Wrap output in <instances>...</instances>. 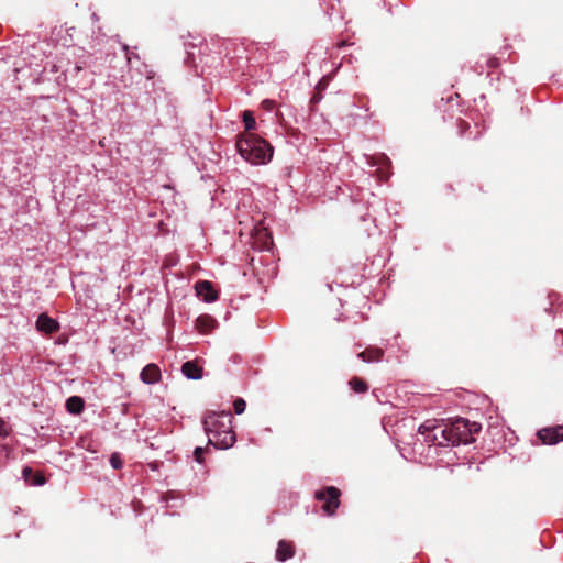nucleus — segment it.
Instances as JSON below:
<instances>
[{"label":"nucleus","mask_w":563,"mask_h":563,"mask_svg":"<svg viewBox=\"0 0 563 563\" xmlns=\"http://www.w3.org/2000/svg\"><path fill=\"white\" fill-rule=\"evenodd\" d=\"M232 415L230 411L207 412L203 418V429L209 435V443L218 449H229L235 442L232 430Z\"/></svg>","instance_id":"obj_1"},{"label":"nucleus","mask_w":563,"mask_h":563,"mask_svg":"<svg viewBox=\"0 0 563 563\" xmlns=\"http://www.w3.org/2000/svg\"><path fill=\"white\" fill-rule=\"evenodd\" d=\"M236 150L241 157L252 165L267 164L273 157V147L262 137L254 134L240 136Z\"/></svg>","instance_id":"obj_2"},{"label":"nucleus","mask_w":563,"mask_h":563,"mask_svg":"<svg viewBox=\"0 0 563 563\" xmlns=\"http://www.w3.org/2000/svg\"><path fill=\"white\" fill-rule=\"evenodd\" d=\"M481 429L482 426L479 423L457 417L450 426L441 429L442 441H439L438 445H446L448 443H452L453 445L470 444L475 441L474 435L477 434Z\"/></svg>","instance_id":"obj_3"},{"label":"nucleus","mask_w":563,"mask_h":563,"mask_svg":"<svg viewBox=\"0 0 563 563\" xmlns=\"http://www.w3.org/2000/svg\"><path fill=\"white\" fill-rule=\"evenodd\" d=\"M341 492L334 486H328L314 493V498L322 501V510L333 516L340 506Z\"/></svg>","instance_id":"obj_4"},{"label":"nucleus","mask_w":563,"mask_h":563,"mask_svg":"<svg viewBox=\"0 0 563 563\" xmlns=\"http://www.w3.org/2000/svg\"><path fill=\"white\" fill-rule=\"evenodd\" d=\"M538 438L543 444L554 445L563 441V426L543 428L538 431Z\"/></svg>","instance_id":"obj_5"},{"label":"nucleus","mask_w":563,"mask_h":563,"mask_svg":"<svg viewBox=\"0 0 563 563\" xmlns=\"http://www.w3.org/2000/svg\"><path fill=\"white\" fill-rule=\"evenodd\" d=\"M36 329L46 334H52L58 331L59 324L46 313H41L36 320Z\"/></svg>","instance_id":"obj_6"},{"label":"nucleus","mask_w":563,"mask_h":563,"mask_svg":"<svg viewBox=\"0 0 563 563\" xmlns=\"http://www.w3.org/2000/svg\"><path fill=\"white\" fill-rule=\"evenodd\" d=\"M195 288L197 295L202 297L206 302H213L218 298L217 291L213 289L212 284L208 280L198 282Z\"/></svg>","instance_id":"obj_7"},{"label":"nucleus","mask_w":563,"mask_h":563,"mask_svg":"<svg viewBox=\"0 0 563 563\" xmlns=\"http://www.w3.org/2000/svg\"><path fill=\"white\" fill-rule=\"evenodd\" d=\"M141 379L145 384H155L161 380V369L156 364H147L141 372Z\"/></svg>","instance_id":"obj_8"},{"label":"nucleus","mask_w":563,"mask_h":563,"mask_svg":"<svg viewBox=\"0 0 563 563\" xmlns=\"http://www.w3.org/2000/svg\"><path fill=\"white\" fill-rule=\"evenodd\" d=\"M295 555V545L290 541L280 540L276 550V559L280 562H285Z\"/></svg>","instance_id":"obj_9"},{"label":"nucleus","mask_w":563,"mask_h":563,"mask_svg":"<svg viewBox=\"0 0 563 563\" xmlns=\"http://www.w3.org/2000/svg\"><path fill=\"white\" fill-rule=\"evenodd\" d=\"M357 356L367 363L378 362L384 356V351L379 347L369 346L366 347L363 352L358 353Z\"/></svg>","instance_id":"obj_10"},{"label":"nucleus","mask_w":563,"mask_h":563,"mask_svg":"<svg viewBox=\"0 0 563 563\" xmlns=\"http://www.w3.org/2000/svg\"><path fill=\"white\" fill-rule=\"evenodd\" d=\"M181 372L189 379H200L202 377V367L192 361L185 362Z\"/></svg>","instance_id":"obj_11"},{"label":"nucleus","mask_w":563,"mask_h":563,"mask_svg":"<svg viewBox=\"0 0 563 563\" xmlns=\"http://www.w3.org/2000/svg\"><path fill=\"white\" fill-rule=\"evenodd\" d=\"M437 430L438 426L432 421H426L419 427V433L424 434L427 441L438 444L441 440L438 439Z\"/></svg>","instance_id":"obj_12"},{"label":"nucleus","mask_w":563,"mask_h":563,"mask_svg":"<svg viewBox=\"0 0 563 563\" xmlns=\"http://www.w3.org/2000/svg\"><path fill=\"white\" fill-rule=\"evenodd\" d=\"M214 325L216 320L209 314L199 316L196 320V327L202 333H208Z\"/></svg>","instance_id":"obj_13"},{"label":"nucleus","mask_w":563,"mask_h":563,"mask_svg":"<svg viewBox=\"0 0 563 563\" xmlns=\"http://www.w3.org/2000/svg\"><path fill=\"white\" fill-rule=\"evenodd\" d=\"M23 477L30 485L40 486L45 483V476L42 473H34L31 467L23 468Z\"/></svg>","instance_id":"obj_14"},{"label":"nucleus","mask_w":563,"mask_h":563,"mask_svg":"<svg viewBox=\"0 0 563 563\" xmlns=\"http://www.w3.org/2000/svg\"><path fill=\"white\" fill-rule=\"evenodd\" d=\"M85 402L78 396H71L66 400V408L70 413L78 415L84 410Z\"/></svg>","instance_id":"obj_15"},{"label":"nucleus","mask_w":563,"mask_h":563,"mask_svg":"<svg viewBox=\"0 0 563 563\" xmlns=\"http://www.w3.org/2000/svg\"><path fill=\"white\" fill-rule=\"evenodd\" d=\"M349 385L355 393L358 394H363L368 390L367 383L357 376L352 377L351 380L349 382Z\"/></svg>","instance_id":"obj_16"},{"label":"nucleus","mask_w":563,"mask_h":563,"mask_svg":"<svg viewBox=\"0 0 563 563\" xmlns=\"http://www.w3.org/2000/svg\"><path fill=\"white\" fill-rule=\"evenodd\" d=\"M243 122H244L246 131H251V130L255 129L256 122H255V118L251 111L245 110L243 112Z\"/></svg>","instance_id":"obj_17"},{"label":"nucleus","mask_w":563,"mask_h":563,"mask_svg":"<svg viewBox=\"0 0 563 563\" xmlns=\"http://www.w3.org/2000/svg\"><path fill=\"white\" fill-rule=\"evenodd\" d=\"M234 412L241 415L245 411L246 402L242 398H238L233 402Z\"/></svg>","instance_id":"obj_18"},{"label":"nucleus","mask_w":563,"mask_h":563,"mask_svg":"<svg viewBox=\"0 0 563 563\" xmlns=\"http://www.w3.org/2000/svg\"><path fill=\"white\" fill-rule=\"evenodd\" d=\"M110 464L114 470H120L122 467V460L118 453H113L110 457Z\"/></svg>","instance_id":"obj_19"},{"label":"nucleus","mask_w":563,"mask_h":563,"mask_svg":"<svg viewBox=\"0 0 563 563\" xmlns=\"http://www.w3.org/2000/svg\"><path fill=\"white\" fill-rule=\"evenodd\" d=\"M205 451L206 449L202 448V446H197L194 451V457L195 460L198 462V463H202L203 462V454H205Z\"/></svg>","instance_id":"obj_20"},{"label":"nucleus","mask_w":563,"mask_h":563,"mask_svg":"<svg viewBox=\"0 0 563 563\" xmlns=\"http://www.w3.org/2000/svg\"><path fill=\"white\" fill-rule=\"evenodd\" d=\"M9 433V429L5 422L0 418V435H7Z\"/></svg>","instance_id":"obj_21"},{"label":"nucleus","mask_w":563,"mask_h":563,"mask_svg":"<svg viewBox=\"0 0 563 563\" xmlns=\"http://www.w3.org/2000/svg\"><path fill=\"white\" fill-rule=\"evenodd\" d=\"M487 65H488V67H490V68H495V67H497V66H498V59H497V58H495V57H490V58H488V60H487Z\"/></svg>","instance_id":"obj_22"},{"label":"nucleus","mask_w":563,"mask_h":563,"mask_svg":"<svg viewBox=\"0 0 563 563\" xmlns=\"http://www.w3.org/2000/svg\"><path fill=\"white\" fill-rule=\"evenodd\" d=\"M123 51L126 53V59H128V62L130 63V62H131V59H132L133 54H130V53H129V47H128L126 45H123ZM134 57H136V58H137V56H136V55H134Z\"/></svg>","instance_id":"obj_23"},{"label":"nucleus","mask_w":563,"mask_h":563,"mask_svg":"<svg viewBox=\"0 0 563 563\" xmlns=\"http://www.w3.org/2000/svg\"><path fill=\"white\" fill-rule=\"evenodd\" d=\"M272 101L271 100H264L263 101V104L267 108V109H271V106H272Z\"/></svg>","instance_id":"obj_24"}]
</instances>
